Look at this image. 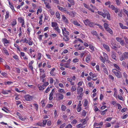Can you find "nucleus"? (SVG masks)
I'll list each match as a JSON object with an SVG mask.
<instances>
[{
  "label": "nucleus",
  "mask_w": 128,
  "mask_h": 128,
  "mask_svg": "<svg viewBox=\"0 0 128 128\" xmlns=\"http://www.w3.org/2000/svg\"><path fill=\"white\" fill-rule=\"evenodd\" d=\"M112 71L116 76L118 78H120L122 77V74L118 70L116 69H113Z\"/></svg>",
  "instance_id": "nucleus-1"
},
{
  "label": "nucleus",
  "mask_w": 128,
  "mask_h": 128,
  "mask_svg": "<svg viewBox=\"0 0 128 128\" xmlns=\"http://www.w3.org/2000/svg\"><path fill=\"white\" fill-rule=\"evenodd\" d=\"M128 58V52H125L121 56L120 60L122 61Z\"/></svg>",
  "instance_id": "nucleus-2"
},
{
  "label": "nucleus",
  "mask_w": 128,
  "mask_h": 128,
  "mask_svg": "<svg viewBox=\"0 0 128 128\" xmlns=\"http://www.w3.org/2000/svg\"><path fill=\"white\" fill-rule=\"evenodd\" d=\"M116 40L118 42H119L121 45L124 46L125 44L124 40H122V38L119 37H116Z\"/></svg>",
  "instance_id": "nucleus-3"
},
{
  "label": "nucleus",
  "mask_w": 128,
  "mask_h": 128,
  "mask_svg": "<svg viewBox=\"0 0 128 128\" xmlns=\"http://www.w3.org/2000/svg\"><path fill=\"white\" fill-rule=\"evenodd\" d=\"M117 43L116 42H114L113 41H112L111 42V44L112 45L113 47L112 48L113 49H115V48H119L120 47V46L119 44L117 45L116 44Z\"/></svg>",
  "instance_id": "nucleus-4"
},
{
  "label": "nucleus",
  "mask_w": 128,
  "mask_h": 128,
  "mask_svg": "<svg viewBox=\"0 0 128 128\" xmlns=\"http://www.w3.org/2000/svg\"><path fill=\"white\" fill-rule=\"evenodd\" d=\"M24 98L28 101H30L33 98V97L29 95H26L25 96Z\"/></svg>",
  "instance_id": "nucleus-5"
},
{
  "label": "nucleus",
  "mask_w": 128,
  "mask_h": 128,
  "mask_svg": "<svg viewBox=\"0 0 128 128\" xmlns=\"http://www.w3.org/2000/svg\"><path fill=\"white\" fill-rule=\"evenodd\" d=\"M83 91V89L81 87L78 86L77 88V94H79L80 93H82Z\"/></svg>",
  "instance_id": "nucleus-6"
},
{
  "label": "nucleus",
  "mask_w": 128,
  "mask_h": 128,
  "mask_svg": "<svg viewBox=\"0 0 128 128\" xmlns=\"http://www.w3.org/2000/svg\"><path fill=\"white\" fill-rule=\"evenodd\" d=\"M58 98L59 100H62L64 98L63 95L60 94H57Z\"/></svg>",
  "instance_id": "nucleus-7"
},
{
  "label": "nucleus",
  "mask_w": 128,
  "mask_h": 128,
  "mask_svg": "<svg viewBox=\"0 0 128 128\" xmlns=\"http://www.w3.org/2000/svg\"><path fill=\"white\" fill-rule=\"evenodd\" d=\"M57 7L58 9L62 12L65 11V12H67V10H66L65 8L60 7L59 6H57Z\"/></svg>",
  "instance_id": "nucleus-8"
},
{
  "label": "nucleus",
  "mask_w": 128,
  "mask_h": 128,
  "mask_svg": "<svg viewBox=\"0 0 128 128\" xmlns=\"http://www.w3.org/2000/svg\"><path fill=\"white\" fill-rule=\"evenodd\" d=\"M112 57L114 59L116 60V53L114 52H112Z\"/></svg>",
  "instance_id": "nucleus-9"
},
{
  "label": "nucleus",
  "mask_w": 128,
  "mask_h": 128,
  "mask_svg": "<svg viewBox=\"0 0 128 128\" xmlns=\"http://www.w3.org/2000/svg\"><path fill=\"white\" fill-rule=\"evenodd\" d=\"M44 1L46 7L49 8L50 6L49 5V2L48 0H44Z\"/></svg>",
  "instance_id": "nucleus-10"
},
{
  "label": "nucleus",
  "mask_w": 128,
  "mask_h": 128,
  "mask_svg": "<svg viewBox=\"0 0 128 128\" xmlns=\"http://www.w3.org/2000/svg\"><path fill=\"white\" fill-rule=\"evenodd\" d=\"M98 13L99 15L102 16L104 18H106V16L104 12L98 11Z\"/></svg>",
  "instance_id": "nucleus-11"
},
{
  "label": "nucleus",
  "mask_w": 128,
  "mask_h": 128,
  "mask_svg": "<svg viewBox=\"0 0 128 128\" xmlns=\"http://www.w3.org/2000/svg\"><path fill=\"white\" fill-rule=\"evenodd\" d=\"M103 46L104 48L106 49L108 51H109V47L108 45L106 44H103Z\"/></svg>",
  "instance_id": "nucleus-12"
},
{
  "label": "nucleus",
  "mask_w": 128,
  "mask_h": 128,
  "mask_svg": "<svg viewBox=\"0 0 128 128\" xmlns=\"http://www.w3.org/2000/svg\"><path fill=\"white\" fill-rule=\"evenodd\" d=\"M67 80L70 82L71 85H73L74 84V82H72V78H68Z\"/></svg>",
  "instance_id": "nucleus-13"
},
{
  "label": "nucleus",
  "mask_w": 128,
  "mask_h": 128,
  "mask_svg": "<svg viewBox=\"0 0 128 128\" xmlns=\"http://www.w3.org/2000/svg\"><path fill=\"white\" fill-rule=\"evenodd\" d=\"M103 54L105 60L107 61H108V57L106 54L105 52H103Z\"/></svg>",
  "instance_id": "nucleus-14"
},
{
  "label": "nucleus",
  "mask_w": 128,
  "mask_h": 128,
  "mask_svg": "<svg viewBox=\"0 0 128 128\" xmlns=\"http://www.w3.org/2000/svg\"><path fill=\"white\" fill-rule=\"evenodd\" d=\"M91 55L90 54H88L86 58V62H88L90 60Z\"/></svg>",
  "instance_id": "nucleus-15"
},
{
  "label": "nucleus",
  "mask_w": 128,
  "mask_h": 128,
  "mask_svg": "<svg viewBox=\"0 0 128 128\" xmlns=\"http://www.w3.org/2000/svg\"><path fill=\"white\" fill-rule=\"evenodd\" d=\"M68 14H69L70 16H72V17H74V13L72 12H66Z\"/></svg>",
  "instance_id": "nucleus-16"
},
{
  "label": "nucleus",
  "mask_w": 128,
  "mask_h": 128,
  "mask_svg": "<svg viewBox=\"0 0 128 128\" xmlns=\"http://www.w3.org/2000/svg\"><path fill=\"white\" fill-rule=\"evenodd\" d=\"M76 86H73L71 88V91L72 92H73L76 90Z\"/></svg>",
  "instance_id": "nucleus-17"
},
{
  "label": "nucleus",
  "mask_w": 128,
  "mask_h": 128,
  "mask_svg": "<svg viewBox=\"0 0 128 128\" xmlns=\"http://www.w3.org/2000/svg\"><path fill=\"white\" fill-rule=\"evenodd\" d=\"M106 30L110 33L111 34H113V32L112 30L109 28H106Z\"/></svg>",
  "instance_id": "nucleus-18"
},
{
  "label": "nucleus",
  "mask_w": 128,
  "mask_h": 128,
  "mask_svg": "<svg viewBox=\"0 0 128 128\" xmlns=\"http://www.w3.org/2000/svg\"><path fill=\"white\" fill-rule=\"evenodd\" d=\"M55 70V68H54L52 69L50 72V74L52 76H55V73H54V71Z\"/></svg>",
  "instance_id": "nucleus-19"
},
{
  "label": "nucleus",
  "mask_w": 128,
  "mask_h": 128,
  "mask_svg": "<svg viewBox=\"0 0 128 128\" xmlns=\"http://www.w3.org/2000/svg\"><path fill=\"white\" fill-rule=\"evenodd\" d=\"M113 65L117 69H118V70L121 71V69L116 64H114Z\"/></svg>",
  "instance_id": "nucleus-20"
},
{
  "label": "nucleus",
  "mask_w": 128,
  "mask_h": 128,
  "mask_svg": "<svg viewBox=\"0 0 128 128\" xmlns=\"http://www.w3.org/2000/svg\"><path fill=\"white\" fill-rule=\"evenodd\" d=\"M90 22L88 19H86L84 21V22L86 25H88Z\"/></svg>",
  "instance_id": "nucleus-21"
},
{
  "label": "nucleus",
  "mask_w": 128,
  "mask_h": 128,
  "mask_svg": "<svg viewBox=\"0 0 128 128\" xmlns=\"http://www.w3.org/2000/svg\"><path fill=\"white\" fill-rule=\"evenodd\" d=\"M3 52H4L6 55H8L9 54L6 50L4 48H3Z\"/></svg>",
  "instance_id": "nucleus-22"
},
{
  "label": "nucleus",
  "mask_w": 128,
  "mask_h": 128,
  "mask_svg": "<svg viewBox=\"0 0 128 128\" xmlns=\"http://www.w3.org/2000/svg\"><path fill=\"white\" fill-rule=\"evenodd\" d=\"M16 24V20H14L11 22V24L12 26H14Z\"/></svg>",
  "instance_id": "nucleus-23"
},
{
  "label": "nucleus",
  "mask_w": 128,
  "mask_h": 128,
  "mask_svg": "<svg viewBox=\"0 0 128 128\" xmlns=\"http://www.w3.org/2000/svg\"><path fill=\"white\" fill-rule=\"evenodd\" d=\"M83 4L84 5V6L85 8H87L89 10H92L91 8H90V7L88 6V5H87V4H86L85 3H84Z\"/></svg>",
  "instance_id": "nucleus-24"
},
{
  "label": "nucleus",
  "mask_w": 128,
  "mask_h": 128,
  "mask_svg": "<svg viewBox=\"0 0 128 128\" xmlns=\"http://www.w3.org/2000/svg\"><path fill=\"white\" fill-rule=\"evenodd\" d=\"M46 87L44 86L43 84L42 86H40L39 87V90H43Z\"/></svg>",
  "instance_id": "nucleus-25"
},
{
  "label": "nucleus",
  "mask_w": 128,
  "mask_h": 128,
  "mask_svg": "<svg viewBox=\"0 0 128 128\" xmlns=\"http://www.w3.org/2000/svg\"><path fill=\"white\" fill-rule=\"evenodd\" d=\"M94 35L96 36H98V34H97V32L95 31H93L91 32Z\"/></svg>",
  "instance_id": "nucleus-26"
},
{
  "label": "nucleus",
  "mask_w": 128,
  "mask_h": 128,
  "mask_svg": "<svg viewBox=\"0 0 128 128\" xmlns=\"http://www.w3.org/2000/svg\"><path fill=\"white\" fill-rule=\"evenodd\" d=\"M62 111H64L66 109V107L65 106L62 105Z\"/></svg>",
  "instance_id": "nucleus-27"
},
{
  "label": "nucleus",
  "mask_w": 128,
  "mask_h": 128,
  "mask_svg": "<svg viewBox=\"0 0 128 128\" xmlns=\"http://www.w3.org/2000/svg\"><path fill=\"white\" fill-rule=\"evenodd\" d=\"M19 22L20 23H22L24 22V20L21 18L20 17L18 18Z\"/></svg>",
  "instance_id": "nucleus-28"
},
{
  "label": "nucleus",
  "mask_w": 128,
  "mask_h": 128,
  "mask_svg": "<svg viewBox=\"0 0 128 128\" xmlns=\"http://www.w3.org/2000/svg\"><path fill=\"white\" fill-rule=\"evenodd\" d=\"M73 23L75 25L77 26H80V24L76 21H74Z\"/></svg>",
  "instance_id": "nucleus-29"
},
{
  "label": "nucleus",
  "mask_w": 128,
  "mask_h": 128,
  "mask_svg": "<svg viewBox=\"0 0 128 128\" xmlns=\"http://www.w3.org/2000/svg\"><path fill=\"white\" fill-rule=\"evenodd\" d=\"M81 122H82V124H85L86 123V119H84L83 120H81L80 121Z\"/></svg>",
  "instance_id": "nucleus-30"
},
{
  "label": "nucleus",
  "mask_w": 128,
  "mask_h": 128,
  "mask_svg": "<svg viewBox=\"0 0 128 128\" xmlns=\"http://www.w3.org/2000/svg\"><path fill=\"white\" fill-rule=\"evenodd\" d=\"M94 23H94V24L96 26H99V28L101 29H103V28L102 27L101 25H100V24H96V23L94 24Z\"/></svg>",
  "instance_id": "nucleus-31"
},
{
  "label": "nucleus",
  "mask_w": 128,
  "mask_h": 128,
  "mask_svg": "<svg viewBox=\"0 0 128 128\" xmlns=\"http://www.w3.org/2000/svg\"><path fill=\"white\" fill-rule=\"evenodd\" d=\"M2 40L4 43L8 44L9 43L8 41L6 38L3 39Z\"/></svg>",
  "instance_id": "nucleus-32"
},
{
  "label": "nucleus",
  "mask_w": 128,
  "mask_h": 128,
  "mask_svg": "<svg viewBox=\"0 0 128 128\" xmlns=\"http://www.w3.org/2000/svg\"><path fill=\"white\" fill-rule=\"evenodd\" d=\"M58 91L60 92V93L63 92L64 93H65V91L63 89H60L58 90Z\"/></svg>",
  "instance_id": "nucleus-33"
},
{
  "label": "nucleus",
  "mask_w": 128,
  "mask_h": 128,
  "mask_svg": "<svg viewBox=\"0 0 128 128\" xmlns=\"http://www.w3.org/2000/svg\"><path fill=\"white\" fill-rule=\"evenodd\" d=\"M63 29L64 30V32H65L67 34V35H70V33L67 30L66 28H64V29Z\"/></svg>",
  "instance_id": "nucleus-34"
},
{
  "label": "nucleus",
  "mask_w": 128,
  "mask_h": 128,
  "mask_svg": "<svg viewBox=\"0 0 128 128\" xmlns=\"http://www.w3.org/2000/svg\"><path fill=\"white\" fill-rule=\"evenodd\" d=\"M106 16L108 20H110V15L109 13H108V14H106Z\"/></svg>",
  "instance_id": "nucleus-35"
},
{
  "label": "nucleus",
  "mask_w": 128,
  "mask_h": 128,
  "mask_svg": "<svg viewBox=\"0 0 128 128\" xmlns=\"http://www.w3.org/2000/svg\"><path fill=\"white\" fill-rule=\"evenodd\" d=\"M60 14L58 12H56V18H58V20H59L60 19Z\"/></svg>",
  "instance_id": "nucleus-36"
},
{
  "label": "nucleus",
  "mask_w": 128,
  "mask_h": 128,
  "mask_svg": "<svg viewBox=\"0 0 128 128\" xmlns=\"http://www.w3.org/2000/svg\"><path fill=\"white\" fill-rule=\"evenodd\" d=\"M63 39L66 41V42L68 41L69 40V37H68V36H66V37H64L63 38Z\"/></svg>",
  "instance_id": "nucleus-37"
},
{
  "label": "nucleus",
  "mask_w": 128,
  "mask_h": 128,
  "mask_svg": "<svg viewBox=\"0 0 128 128\" xmlns=\"http://www.w3.org/2000/svg\"><path fill=\"white\" fill-rule=\"evenodd\" d=\"M63 39L66 41V42L68 41L69 40V37H68V36H66V37H64L63 38Z\"/></svg>",
  "instance_id": "nucleus-38"
},
{
  "label": "nucleus",
  "mask_w": 128,
  "mask_h": 128,
  "mask_svg": "<svg viewBox=\"0 0 128 128\" xmlns=\"http://www.w3.org/2000/svg\"><path fill=\"white\" fill-rule=\"evenodd\" d=\"M1 92L4 94H8V91L6 90H2V91Z\"/></svg>",
  "instance_id": "nucleus-39"
},
{
  "label": "nucleus",
  "mask_w": 128,
  "mask_h": 128,
  "mask_svg": "<svg viewBox=\"0 0 128 128\" xmlns=\"http://www.w3.org/2000/svg\"><path fill=\"white\" fill-rule=\"evenodd\" d=\"M116 2L117 5L119 6L121 3V2L119 0H115Z\"/></svg>",
  "instance_id": "nucleus-40"
},
{
  "label": "nucleus",
  "mask_w": 128,
  "mask_h": 128,
  "mask_svg": "<svg viewBox=\"0 0 128 128\" xmlns=\"http://www.w3.org/2000/svg\"><path fill=\"white\" fill-rule=\"evenodd\" d=\"M62 33L63 35L64 36V37H66V36H68V35L64 31V30L63 29H62Z\"/></svg>",
  "instance_id": "nucleus-41"
},
{
  "label": "nucleus",
  "mask_w": 128,
  "mask_h": 128,
  "mask_svg": "<svg viewBox=\"0 0 128 128\" xmlns=\"http://www.w3.org/2000/svg\"><path fill=\"white\" fill-rule=\"evenodd\" d=\"M104 28L105 29H106V28H108V25L107 23H105L104 24Z\"/></svg>",
  "instance_id": "nucleus-42"
},
{
  "label": "nucleus",
  "mask_w": 128,
  "mask_h": 128,
  "mask_svg": "<svg viewBox=\"0 0 128 128\" xmlns=\"http://www.w3.org/2000/svg\"><path fill=\"white\" fill-rule=\"evenodd\" d=\"M9 4L10 6V8L12 9V10L13 12L15 10L14 9V7L13 6H12V5H11L10 4V2H9Z\"/></svg>",
  "instance_id": "nucleus-43"
},
{
  "label": "nucleus",
  "mask_w": 128,
  "mask_h": 128,
  "mask_svg": "<svg viewBox=\"0 0 128 128\" xmlns=\"http://www.w3.org/2000/svg\"><path fill=\"white\" fill-rule=\"evenodd\" d=\"M88 101L86 100H85L84 101V106H86L88 104Z\"/></svg>",
  "instance_id": "nucleus-44"
},
{
  "label": "nucleus",
  "mask_w": 128,
  "mask_h": 128,
  "mask_svg": "<svg viewBox=\"0 0 128 128\" xmlns=\"http://www.w3.org/2000/svg\"><path fill=\"white\" fill-rule=\"evenodd\" d=\"M44 100H42V101L41 102V103L42 104V107H44L45 106V104L44 103Z\"/></svg>",
  "instance_id": "nucleus-45"
},
{
  "label": "nucleus",
  "mask_w": 128,
  "mask_h": 128,
  "mask_svg": "<svg viewBox=\"0 0 128 128\" xmlns=\"http://www.w3.org/2000/svg\"><path fill=\"white\" fill-rule=\"evenodd\" d=\"M89 48L91 50H94V47L91 44L89 45Z\"/></svg>",
  "instance_id": "nucleus-46"
},
{
  "label": "nucleus",
  "mask_w": 128,
  "mask_h": 128,
  "mask_svg": "<svg viewBox=\"0 0 128 128\" xmlns=\"http://www.w3.org/2000/svg\"><path fill=\"white\" fill-rule=\"evenodd\" d=\"M52 27H56V23L54 22H52Z\"/></svg>",
  "instance_id": "nucleus-47"
},
{
  "label": "nucleus",
  "mask_w": 128,
  "mask_h": 128,
  "mask_svg": "<svg viewBox=\"0 0 128 128\" xmlns=\"http://www.w3.org/2000/svg\"><path fill=\"white\" fill-rule=\"evenodd\" d=\"M53 106V105L51 104H48L47 106L46 107L48 108H50L51 107H52Z\"/></svg>",
  "instance_id": "nucleus-48"
},
{
  "label": "nucleus",
  "mask_w": 128,
  "mask_h": 128,
  "mask_svg": "<svg viewBox=\"0 0 128 128\" xmlns=\"http://www.w3.org/2000/svg\"><path fill=\"white\" fill-rule=\"evenodd\" d=\"M100 60H101L102 62L104 63V62H105V59H104L103 57H102L101 56L100 58Z\"/></svg>",
  "instance_id": "nucleus-49"
},
{
  "label": "nucleus",
  "mask_w": 128,
  "mask_h": 128,
  "mask_svg": "<svg viewBox=\"0 0 128 128\" xmlns=\"http://www.w3.org/2000/svg\"><path fill=\"white\" fill-rule=\"evenodd\" d=\"M19 118L21 120L23 121H24L26 119V118H22V116H20V117H19Z\"/></svg>",
  "instance_id": "nucleus-50"
},
{
  "label": "nucleus",
  "mask_w": 128,
  "mask_h": 128,
  "mask_svg": "<svg viewBox=\"0 0 128 128\" xmlns=\"http://www.w3.org/2000/svg\"><path fill=\"white\" fill-rule=\"evenodd\" d=\"M78 60H79L78 58H75L73 60V62L74 63L76 62H78Z\"/></svg>",
  "instance_id": "nucleus-51"
},
{
  "label": "nucleus",
  "mask_w": 128,
  "mask_h": 128,
  "mask_svg": "<svg viewBox=\"0 0 128 128\" xmlns=\"http://www.w3.org/2000/svg\"><path fill=\"white\" fill-rule=\"evenodd\" d=\"M103 70L104 72L106 74H108V72L107 70V69L106 68H104L103 69Z\"/></svg>",
  "instance_id": "nucleus-52"
},
{
  "label": "nucleus",
  "mask_w": 128,
  "mask_h": 128,
  "mask_svg": "<svg viewBox=\"0 0 128 128\" xmlns=\"http://www.w3.org/2000/svg\"><path fill=\"white\" fill-rule=\"evenodd\" d=\"M127 110V108H123L121 110V112L123 113L125 112Z\"/></svg>",
  "instance_id": "nucleus-53"
},
{
  "label": "nucleus",
  "mask_w": 128,
  "mask_h": 128,
  "mask_svg": "<svg viewBox=\"0 0 128 128\" xmlns=\"http://www.w3.org/2000/svg\"><path fill=\"white\" fill-rule=\"evenodd\" d=\"M86 114V112H85L84 110L82 111V114L83 116H85Z\"/></svg>",
  "instance_id": "nucleus-54"
},
{
  "label": "nucleus",
  "mask_w": 128,
  "mask_h": 128,
  "mask_svg": "<svg viewBox=\"0 0 128 128\" xmlns=\"http://www.w3.org/2000/svg\"><path fill=\"white\" fill-rule=\"evenodd\" d=\"M9 12H6V15L5 16L6 19H7L9 17Z\"/></svg>",
  "instance_id": "nucleus-55"
},
{
  "label": "nucleus",
  "mask_w": 128,
  "mask_h": 128,
  "mask_svg": "<svg viewBox=\"0 0 128 128\" xmlns=\"http://www.w3.org/2000/svg\"><path fill=\"white\" fill-rule=\"evenodd\" d=\"M28 41L26 40V38H25L23 40V43L26 42V43H28Z\"/></svg>",
  "instance_id": "nucleus-56"
},
{
  "label": "nucleus",
  "mask_w": 128,
  "mask_h": 128,
  "mask_svg": "<svg viewBox=\"0 0 128 128\" xmlns=\"http://www.w3.org/2000/svg\"><path fill=\"white\" fill-rule=\"evenodd\" d=\"M72 127V126L70 124H68L66 126L65 128H71Z\"/></svg>",
  "instance_id": "nucleus-57"
},
{
  "label": "nucleus",
  "mask_w": 128,
  "mask_h": 128,
  "mask_svg": "<svg viewBox=\"0 0 128 128\" xmlns=\"http://www.w3.org/2000/svg\"><path fill=\"white\" fill-rule=\"evenodd\" d=\"M34 105L35 106L36 109L37 110L38 108V104H34Z\"/></svg>",
  "instance_id": "nucleus-58"
},
{
  "label": "nucleus",
  "mask_w": 128,
  "mask_h": 128,
  "mask_svg": "<svg viewBox=\"0 0 128 128\" xmlns=\"http://www.w3.org/2000/svg\"><path fill=\"white\" fill-rule=\"evenodd\" d=\"M103 12L104 13V14H105V15H106V14H107L108 13V12L106 10H103Z\"/></svg>",
  "instance_id": "nucleus-59"
},
{
  "label": "nucleus",
  "mask_w": 128,
  "mask_h": 128,
  "mask_svg": "<svg viewBox=\"0 0 128 128\" xmlns=\"http://www.w3.org/2000/svg\"><path fill=\"white\" fill-rule=\"evenodd\" d=\"M123 76L126 79L127 78V75L126 73L124 72L123 74Z\"/></svg>",
  "instance_id": "nucleus-60"
},
{
  "label": "nucleus",
  "mask_w": 128,
  "mask_h": 128,
  "mask_svg": "<svg viewBox=\"0 0 128 128\" xmlns=\"http://www.w3.org/2000/svg\"><path fill=\"white\" fill-rule=\"evenodd\" d=\"M41 57V54L40 53H38V59L40 60Z\"/></svg>",
  "instance_id": "nucleus-61"
},
{
  "label": "nucleus",
  "mask_w": 128,
  "mask_h": 128,
  "mask_svg": "<svg viewBox=\"0 0 128 128\" xmlns=\"http://www.w3.org/2000/svg\"><path fill=\"white\" fill-rule=\"evenodd\" d=\"M123 11L126 14L128 17V11L125 9H123Z\"/></svg>",
  "instance_id": "nucleus-62"
},
{
  "label": "nucleus",
  "mask_w": 128,
  "mask_h": 128,
  "mask_svg": "<svg viewBox=\"0 0 128 128\" xmlns=\"http://www.w3.org/2000/svg\"><path fill=\"white\" fill-rule=\"evenodd\" d=\"M69 64H68V63H66L65 64V65H64V66L66 68H69L70 66L69 65H68Z\"/></svg>",
  "instance_id": "nucleus-63"
},
{
  "label": "nucleus",
  "mask_w": 128,
  "mask_h": 128,
  "mask_svg": "<svg viewBox=\"0 0 128 128\" xmlns=\"http://www.w3.org/2000/svg\"><path fill=\"white\" fill-rule=\"evenodd\" d=\"M83 125L82 124H80L76 126V127L77 128H81L82 127V126Z\"/></svg>",
  "instance_id": "nucleus-64"
}]
</instances>
